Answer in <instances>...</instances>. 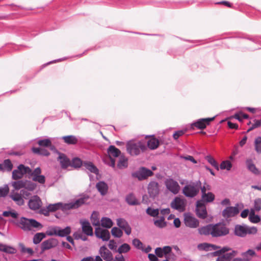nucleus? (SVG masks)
<instances>
[{"instance_id":"obj_1","label":"nucleus","mask_w":261,"mask_h":261,"mask_svg":"<svg viewBox=\"0 0 261 261\" xmlns=\"http://www.w3.org/2000/svg\"><path fill=\"white\" fill-rule=\"evenodd\" d=\"M200 235H211L213 238L224 237L229 233V229L224 223L209 224L198 229Z\"/></svg>"},{"instance_id":"obj_2","label":"nucleus","mask_w":261,"mask_h":261,"mask_svg":"<svg viewBox=\"0 0 261 261\" xmlns=\"http://www.w3.org/2000/svg\"><path fill=\"white\" fill-rule=\"evenodd\" d=\"M146 149V146L144 142L142 141H129L126 143V150L127 152L132 156H137L140 154L141 152H143Z\"/></svg>"},{"instance_id":"obj_3","label":"nucleus","mask_w":261,"mask_h":261,"mask_svg":"<svg viewBox=\"0 0 261 261\" xmlns=\"http://www.w3.org/2000/svg\"><path fill=\"white\" fill-rule=\"evenodd\" d=\"M201 187L200 180L186 185L182 189L183 194L187 197L193 198L199 193Z\"/></svg>"},{"instance_id":"obj_4","label":"nucleus","mask_w":261,"mask_h":261,"mask_svg":"<svg viewBox=\"0 0 261 261\" xmlns=\"http://www.w3.org/2000/svg\"><path fill=\"white\" fill-rule=\"evenodd\" d=\"M66 203L60 202L54 204H49L46 207L41 208L39 211V213L44 215L45 216L49 215L50 212H55L58 210H61L65 212L67 211V208L65 206Z\"/></svg>"},{"instance_id":"obj_5","label":"nucleus","mask_w":261,"mask_h":261,"mask_svg":"<svg viewBox=\"0 0 261 261\" xmlns=\"http://www.w3.org/2000/svg\"><path fill=\"white\" fill-rule=\"evenodd\" d=\"M13 223L25 231L31 230L33 227V219L22 217L19 220L13 221Z\"/></svg>"},{"instance_id":"obj_6","label":"nucleus","mask_w":261,"mask_h":261,"mask_svg":"<svg viewBox=\"0 0 261 261\" xmlns=\"http://www.w3.org/2000/svg\"><path fill=\"white\" fill-rule=\"evenodd\" d=\"M153 174V172L144 167H141L136 171L132 173L133 177L137 178L139 180H143Z\"/></svg>"},{"instance_id":"obj_7","label":"nucleus","mask_w":261,"mask_h":261,"mask_svg":"<svg viewBox=\"0 0 261 261\" xmlns=\"http://www.w3.org/2000/svg\"><path fill=\"white\" fill-rule=\"evenodd\" d=\"M195 212L197 216L201 219H205L207 217V212L204 201L199 200L196 202Z\"/></svg>"},{"instance_id":"obj_8","label":"nucleus","mask_w":261,"mask_h":261,"mask_svg":"<svg viewBox=\"0 0 261 261\" xmlns=\"http://www.w3.org/2000/svg\"><path fill=\"white\" fill-rule=\"evenodd\" d=\"M165 185L167 189L171 193L175 195L178 193L180 186L177 181L173 178H167L165 180Z\"/></svg>"},{"instance_id":"obj_9","label":"nucleus","mask_w":261,"mask_h":261,"mask_svg":"<svg viewBox=\"0 0 261 261\" xmlns=\"http://www.w3.org/2000/svg\"><path fill=\"white\" fill-rule=\"evenodd\" d=\"M89 198V196L86 195H84L80 198L76 199L75 201L67 203L65 206L67 208V211L71 209L77 208L83 204L86 203V201Z\"/></svg>"},{"instance_id":"obj_10","label":"nucleus","mask_w":261,"mask_h":261,"mask_svg":"<svg viewBox=\"0 0 261 261\" xmlns=\"http://www.w3.org/2000/svg\"><path fill=\"white\" fill-rule=\"evenodd\" d=\"M239 204L235 206H227L222 212V216L225 218L233 217L239 213Z\"/></svg>"},{"instance_id":"obj_11","label":"nucleus","mask_w":261,"mask_h":261,"mask_svg":"<svg viewBox=\"0 0 261 261\" xmlns=\"http://www.w3.org/2000/svg\"><path fill=\"white\" fill-rule=\"evenodd\" d=\"M215 117L212 118H201L197 120L195 122L191 124V127L194 128L195 127L198 129H203L206 128L207 125L210 124V123L214 120Z\"/></svg>"},{"instance_id":"obj_12","label":"nucleus","mask_w":261,"mask_h":261,"mask_svg":"<svg viewBox=\"0 0 261 261\" xmlns=\"http://www.w3.org/2000/svg\"><path fill=\"white\" fill-rule=\"evenodd\" d=\"M58 243V240L54 238H50L43 241L40 245L41 252L55 247L57 246Z\"/></svg>"},{"instance_id":"obj_13","label":"nucleus","mask_w":261,"mask_h":261,"mask_svg":"<svg viewBox=\"0 0 261 261\" xmlns=\"http://www.w3.org/2000/svg\"><path fill=\"white\" fill-rule=\"evenodd\" d=\"M184 222L186 226L193 228H197L199 224L198 220L190 214L185 216Z\"/></svg>"},{"instance_id":"obj_14","label":"nucleus","mask_w":261,"mask_h":261,"mask_svg":"<svg viewBox=\"0 0 261 261\" xmlns=\"http://www.w3.org/2000/svg\"><path fill=\"white\" fill-rule=\"evenodd\" d=\"M171 207L179 212H182L185 210V200L180 197H176L171 203Z\"/></svg>"},{"instance_id":"obj_15","label":"nucleus","mask_w":261,"mask_h":261,"mask_svg":"<svg viewBox=\"0 0 261 261\" xmlns=\"http://www.w3.org/2000/svg\"><path fill=\"white\" fill-rule=\"evenodd\" d=\"M148 193L149 196L154 198L159 193V186L158 182L155 181H150L148 186Z\"/></svg>"},{"instance_id":"obj_16","label":"nucleus","mask_w":261,"mask_h":261,"mask_svg":"<svg viewBox=\"0 0 261 261\" xmlns=\"http://www.w3.org/2000/svg\"><path fill=\"white\" fill-rule=\"evenodd\" d=\"M12 186L15 190H19L22 188L28 187L30 189H33V182L27 180H20L13 181Z\"/></svg>"},{"instance_id":"obj_17","label":"nucleus","mask_w":261,"mask_h":261,"mask_svg":"<svg viewBox=\"0 0 261 261\" xmlns=\"http://www.w3.org/2000/svg\"><path fill=\"white\" fill-rule=\"evenodd\" d=\"M32 192L33 189H30L28 187H25L20 191L22 198L29 199L28 206L31 210H33V197L31 196Z\"/></svg>"},{"instance_id":"obj_18","label":"nucleus","mask_w":261,"mask_h":261,"mask_svg":"<svg viewBox=\"0 0 261 261\" xmlns=\"http://www.w3.org/2000/svg\"><path fill=\"white\" fill-rule=\"evenodd\" d=\"M117 225L123 229L127 235H129L132 232V229L128 222L123 218L117 219Z\"/></svg>"},{"instance_id":"obj_19","label":"nucleus","mask_w":261,"mask_h":261,"mask_svg":"<svg viewBox=\"0 0 261 261\" xmlns=\"http://www.w3.org/2000/svg\"><path fill=\"white\" fill-rule=\"evenodd\" d=\"M99 253L103 259L106 261L113 260V254L112 252L109 250L105 245L100 247L99 250Z\"/></svg>"},{"instance_id":"obj_20","label":"nucleus","mask_w":261,"mask_h":261,"mask_svg":"<svg viewBox=\"0 0 261 261\" xmlns=\"http://www.w3.org/2000/svg\"><path fill=\"white\" fill-rule=\"evenodd\" d=\"M59 156L57 160L60 162L63 169L67 168L70 165V160L63 153L58 152Z\"/></svg>"},{"instance_id":"obj_21","label":"nucleus","mask_w":261,"mask_h":261,"mask_svg":"<svg viewBox=\"0 0 261 261\" xmlns=\"http://www.w3.org/2000/svg\"><path fill=\"white\" fill-rule=\"evenodd\" d=\"M82 230L87 236H92L93 234V228L88 220L81 221Z\"/></svg>"},{"instance_id":"obj_22","label":"nucleus","mask_w":261,"mask_h":261,"mask_svg":"<svg viewBox=\"0 0 261 261\" xmlns=\"http://www.w3.org/2000/svg\"><path fill=\"white\" fill-rule=\"evenodd\" d=\"M234 233L240 237H245L246 236V225L237 224L234 227Z\"/></svg>"},{"instance_id":"obj_23","label":"nucleus","mask_w":261,"mask_h":261,"mask_svg":"<svg viewBox=\"0 0 261 261\" xmlns=\"http://www.w3.org/2000/svg\"><path fill=\"white\" fill-rule=\"evenodd\" d=\"M96 188L101 195L107 194L108 190V185L103 181H100L96 185Z\"/></svg>"},{"instance_id":"obj_24","label":"nucleus","mask_w":261,"mask_h":261,"mask_svg":"<svg viewBox=\"0 0 261 261\" xmlns=\"http://www.w3.org/2000/svg\"><path fill=\"white\" fill-rule=\"evenodd\" d=\"M125 201L130 205H138L140 204L133 193H130L126 196Z\"/></svg>"},{"instance_id":"obj_25","label":"nucleus","mask_w":261,"mask_h":261,"mask_svg":"<svg viewBox=\"0 0 261 261\" xmlns=\"http://www.w3.org/2000/svg\"><path fill=\"white\" fill-rule=\"evenodd\" d=\"M84 167H85L86 169L88 170L90 172L93 173L96 175H97L99 173V170L98 168L91 162L84 161Z\"/></svg>"},{"instance_id":"obj_26","label":"nucleus","mask_w":261,"mask_h":261,"mask_svg":"<svg viewBox=\"0 0 261 261\" xmlns=\"http://www.w3.org/2000/svg\"><path fill=\"white\" fill-rule=\"evenodd\" d=\"M10 197L18 205L20 206L24 204V200L21 193L18 194L17 193L11 192Z\"/></svg>"},{"instance_id":"obj_27","label":"nucleus","mask_w":261,"mask_h":261,"mask_svg":"<svg viewBox=\"0 0 261 261\" xmlns=\"http://www.w3.org/2000/svg\"><path fill=\"white\" fill-rule=\"evenodd\" d=\"M107 152L109 154V156L114 157L120 156V150L116 147L114 145H110L107 149Z\"/></svg>"},{"instance_id":"obj_28","label":"nucleus","mask_w":261,"mask_h":261,"mask_svg":"<svg viewBox=\"0 0 261 261\" xmlns=\"http://www.w3.org/2000/svg\"><path fill=\"white\" fill-rule=\"evenodd\" d=\"M237 253L238 251L237 250H232L221 256V261H231L233 257H234Z\"/></svg>"},{"instance_id":"obj_29","label":"nucleus","mask_w":261,"mask_h":261,"mask_svg":"<svg viewBox=\"0 0 261 261\" xmlns=\"http://www.w3.org/2000/svg\"><path fill=\"white\" fill-rule=\"evenodd\" d=\"M256 255L255 252L252 249H248L246 252H243L241 256L243 261H250L253 256Z\"/></svg>"},{"instance_id":"obj_30","label":"nucleus","mask_w":261,"mask_h":261,"mask_svg":"<svg viewBox=\"0 0 261 261\" xmlns=\"http://www.w3.org/2000/svg\"><path fill=\"white\" fill-rule=\"evenodd\" d=\"M117 166L118 168L122 169L127 167L128 166V159L124 155H120Z\"/></svg>"},{"instance_id":"obj_31","label":"nucleus","mask_w":261,"mask_h":261,"mask_svg":"<svg viewBox=\"0 0 261 261\" xmlns=\"http://www.w3.org/2000/svg\"><path fill=\"white\" fill-rule=\"evenodd\" d=\"M12 167L13 165L9 159L4 160L3 164H0V171H10L12 170Z\"/></svg>"},{"instance_id":"obj_32","label":"nucleus","mask_w":261,"mask_h":261,"mask_svg":"<svg viewBox=\"0 0 261 261\" xmlns=\"http://www.w3.org/2000/svg\"><path fill=\"white\" fill-rule=\"evenodd\" d=\"M57 236L60 237H64L69 235L71 232V228L69 226H66L65 228L62 229L58 226Z\"/></svg>"},{"instance_id":"obj_33","label":"nucleus","mask_w":261,"mask_h":261,"mask_svg":"<svg viewBox=\"0 0 261 261\" xmlns=\"http://www.w3.org/2000/svg\"><path fill=\"white\" fill-rule=\"evenodd\" d=\"M62 139L67 144L74 145L77 143V139L73 135L65 136L62 137Z\"/></svg>"},{"instance_id":"obj_34","label":"nucleus","mask_w":261,"mask_h":261,"mask_svg":"<svg viewBox=\"0 0 261 261\" xmlns=\"http://www.w3.org/2000/svg\"><path fill=\"white\" fill-rule=\"evenodd\" d=\"M159 145V141L158 139L155 138H152L148 140L147 141V146L149 149L151 150H153L157 148Z\"/></svg>"},{"instance_id":"obj_35","label":"nucleus","mask_w":261,"mask_h":261,"mask_svg":"<svg viewBox=\"0 0 261 261\" xmlns=\"http://www.w3.org/2000/svg\"><path fill=\"white\" fill-rule=\"evenodd\" d=\"M246 164L249 171L255 174L258 173V170L251 159H247L246 161Z\"/></svg>"},{"instance_id":"obj_36","label":"nucleus","mask_w":261,"mask_h":261,"mask_svg":"<svg viewBox=\"0 0 261 261\" xmlns=\"http://www.w3.org/2000/svg\"><path fill=\"white\" fill-rule=\"evenodd\" d=\"M21 168H23V165H19L16 169H15L12 172V178L15 180L20 179L23 177L22 173L20 172Z\"/></svg>"},{"instance_id":"obj_37","label":"nucleus","mask_w":261,"mask_h":261,"mask_svg":"<svg viewBox=\"0 0 261 261\" xmlns=\"http://www.w3.org/2000/svg\"><path fill=\"white\" fill-rule=\"evenodd\" d=\"M42 204L40 198L37 195H34V211L40 210L42 208Z\"/></svg>"},{"instance_id":"obj_38","label":"nucleus","mask_w":261,"mask_h":261,"mask_svg":"<svg viewBox=\"0 0 261 261\" xmlns=\"http://www.w3.org/2000/svg\"><path fill=\"white\" fill-rule=\"evenodd\" d=\"M34 153H36L45 156H48L50 154L49 152L46 149L40 147H34Z\"/></svg>"},{"instance_id":"obj_39","label":"nucleus","mask_w":261,"mask_h":261,"mask_svg":"<svg viewBox=\"0 0 261 261\" xmlns=\"http://www.w3.org/2000/svg\"><path fill=\"white\" fill-rule=\"evenodd\" d=\"M249 219L251 222L253 223H257L260 220V217L257 215H255L254 210L252 209L251 210L249 215Z\"/></svg>"},{"instance_id":"obj_40","label":"nucleus","mask_w":261,"mask_h":261,"mask_svg":"<svg viewBox=\"0 0 261 261\" xmlns=\"http://www.w3.org/2000/svg\"><path fill=\"white\" fill-rule=\"evenodd\" d=\"M101 224L103 227L109 228L112 226L113 222L109 218L103 217L101 220Z\"/></svg>"},{"instance_id":"obj_41","label":"nucleus","mask_w":261,"mask_h":261,"mask_svg":"<svg viewBox=\"0 0 261 261\" xmlns=\"http://www.w3.org/2000/svg\"><path fill=\"white\" fill-rule=\"evenodd\" d=\"M205 159L208 163L214 167L218 171L219 170L218 164L213 156L210 155H208L205 157Z\"/></svg>"},{"instance_id":"obj_42","label":"nucleus","mask_w":261,"mask_h":261,"mask_svg":"<svg viewBox=\"0 0 261 261\" xmlns=\"http://www.w3.org/2000/svg\"><path fill=\"white\" fill-rule=\"evenodd\" d=\"M45 237L46 235L43 232L36 233L34 235V244H39Z\"/></svg>"},{"instance_id":"obj_43","label":"nucleus","mask_w":261,"mask_h":261,"mask_svg":"<svg viewBox=\"0 0 261 261\" xmlns=\"http://www.w3.org/2000/svg\"><path fill=\"white\" fill-rule=\"evenodd\" d=\"M3 252L10 254H13L17 252V250L14 247L4 244Z\"/></svg>"},{"instance_id":"obj_44","label":"nucleus","mask_w":261,"mask_h":261,"mask_svg":"<svg viewBox=\"0 0 261 261\" xmlns=\"http://www.w3.org/2000/svg\"><path fill=\"white\" fill-rule=\"evenodd\" d=\"M18 246L21 253H28L30 255H33V249L31 248H26L24 244L21 243H20Z\"/></svg>"},{"instance_id":"obj_45","label":"nucleus","mask_w":261,"mask_h":261,"mask_svg":"<svg viewBox=\"0 0 261 261\" xmlns=\"http://www.w3.org/2000/svg\"><path fill=\"white\" fill-rule=\"evenodd\" d=\"M130 249V246L127 243L122 244L118 249V252L119 254L128 252Z\"/></svg>"},{"instance_id":"obj_46","label":"nucleus","mask_w":261,"mask_h":261,"mask_svg":"<svg viewBox=\"0 0 261 261\" xmlns=\"http://www.w3.org/2000/svg\"><path fill=\"white\" fill-rule=\"evenodd\" d=\"M202 197V200L206 202H211L213 201L215 199V195L212 192H208L205 194V196Z\"/></svg>"},{"instance_id":"obj_47","label":"nucleus","mask_w":261,"mask_h":261,"mask_svg":"<svg viewBox=\"0 0 261 261\" xmlns=\"http://www.w3.org/2000/svg\"><path fill=\"white\" fill-rule=\"evenodd\" d=\"M111 233L113 236L118 238L121 237L123 234L122 231L120 229V228L117 227L112 228L111 230Z\"/></svg>"},{"instance_id":"obj_48","label":"nucleus","mask_w":261,"mask_h":261,"mask_svg":"<svg viewBox=\"0 0 261 261\" xmlns=\"http://www.w3.org/2000/svg\"><path fill=\"white\" fill-rule=\"evenodd\" d=\"M255 150L258 153H261V137H257L254 141Z\"/></svg>"},{"instance_id":"obj_49","label":"nucleus","mask_w":261,"mask_h":261,"mask_svg":"<svg viewBox=\"0 0 261 261\" xmlns=\"http://www.w3.org/2000/svg\"><path fill=\"white\" fill-rule=\"evenodd\" d=\"M232 164L231 162L228 160L223 161L220 165V168L222 170L226 169L227 170H230Z\"/></svg>"},{"instance_id":"obj_50","label":"nucleus","mask_w":261,"mask_h":261,"mask_svg":"<svg viewBox=\"0 0 261 261\" xmlns=\"http://www.w3.org/2000/svg\"><path fill=\"white\" fill-rule=\"evenodd\" d=\"M82 166H84V162H83L80 158H75L72 160V167L76 168H80Z\"/></svg>"},{"instance_id":"obj_51","label":"nucleus","mask_w":261,"mask_h":261,"mask_svg":"<svg viewBox=\"0 0 261 261\" xmlns=\"http://www.w3.org/2000/svg\"><path fill=\"white\" fill-rule=\"evenodd\" d=\"M146 213L151 217H156L159 215V211L158 208H151L148 207L146 211Z\"/></svg>"},{"instance_id":"obj_52","label":"nucleus","mask_w":261,"mask_h":261,"mask_svg":"<svg viewBox=\"0 0 261 261\" xmlns=\"http://www.w3.org/2000/svg\"><path fill=\"white\" fill-rule=\"evenodd\" d=\"M9 192V188L7 185L0 187V197H5Z\"/></svg>"},{"instance_id":"obj_53","label":"nucleus","mask_w":261,"mask_h":261,"mask_svg":"<svg viewBox=\"0 0 261 261\" xmlns=\"http://www.w3.org/2000/svg\"><path fill=\"white\" fill-rule=\"evenodd\" d=\"M38 144L40 146L48 147L51 145V141L49 139H41L38 141Z\"/></svg>"},{"instance_id":"obj_54","label":"nucleus","mask_w":261,"mask_h":261,"mask_svg":"<svg viewBox=\"0 0 261 261\" xmlns=\"http://www.w3.org/2000/svg\"><path fill=\"white\" fill-rule=\"evenodd\" d=\"M133 245L137 249H143V245L141 241L138 239H134L132 241Z\"/></svg>"},{"instance_id":"obj_55","label":"nucleus","mask_w":261,"mask_h":261,"mask_svg":"<svg viewBox=\"0 0 261 261\" xmlns=\"http://www.w3.org/2000/svg\"><path fill=\"white\" fill-rule=\"evenodd\" d=\"M20 172L22 173V175L28 174L29 176H33V171L29 167L23 165V168H21Z\"/></svg>"},{"instance_id":"obj_56","label":"nucleus","mask_w":261,"mask_h":261,"mask_svg":"<svg viewBox=\"0 0 261 261\" xmlns=\"http://www.w3.org/2000/svg\"><path fill=\"white\" fill-rule=\"evenodd\" d=\"M253 210L254 211H259L261 210V198H257L254 200Z\"/></svg>"},{"instance_id":"obj_57","label":"nucleus","mask_w":261,"mask_h":261,"mask_svg":"<svg viewBox=\"0 0 261 261\" xmlns=\"http://www.w3.org/2000/svg\"><path fill=\"white\" fill-rule=\"evenodd\" d=\"M110 238V233L107 229L102 233V235L100 236L99 239H101L103 241H108Z\"/></svg>"},{"instance_id":"obj_58","label":"nucleus","mask_w":261,"mask_h":261,"mask_svg":"<svg viewBox=\"0 0 261 261\" xmlns=\"http://www.w3.org/2000/svg\"><path fill=\"white\" fill-rule=\"evenodd\" d=\"M3 216L6 217L11 216L12 218H16L18 216V213L16 212L4 211L3 213Z\"/></svg>"},{"instance_id":"obj_59","label":"nucleus","mask_w":261,"mask_h":261,"mask_svg":"<svg viewBox=\"0 0 261 261\" xmlns=\"http://www.w3.org/2000/svg\"><path fill=\"white\" fill-rule=\"evenodd\" d=\"M34 181H36L40 184H44L45 182V177L43 175H36L35 176Z\"/></svg>"},{"instance_id":"obj_60","label":"nucleus","mask_w":261,"mask_h":261,"mask_svg":"<svg viewBox=\"0 0 261 261\" xmlns=\"http://www.w3.org/2000/svg\"><path fill=\"white\" fill-rule=\"evenodd\" d=\"M73 237L75 240L81 239L84 241H86L88 240V238L81 233L74 232Z\"/></svg>"},{"instance_id":"obj_61","label":"nucleus","mask_w":261,"mask_h":261,"mask_svg":"<svg viewBox=\"0 0 261 261\" xmlns=\"http://www.w3.org/2000/svg\"><path fill=\"white\" fill-rule=\"evenodd\" d=\"M257 231V229L255 227H249L246 225V235L247 234H255Z\"/></svg>"},{"instance_id":"obj_62","label":"nucleus","mask_w":261,"mask_h":261,"mask_svg":"<svg viewBox=\"0 0 261 261\" xmlns=\"http://www.w3.org/2000/svg\"><path fill=\"white\" fill-rule=\"evenodd\" d=\"M58 226L50 228L49 230L47 231V234L49 236H57V230Z\"/></svg>"},{"instance_id":"obj_63","label":"nucleus","mask_w":261,"mask_h":261,"mask_svg":"<svg viewBox=\"0 0 261 261\" xmlns=\"http://www.w3.org/2000/svg\"><path fill=\"white\" fill-rule=\"evenodd\" d=\"M154 224L156 226L161 228H164L166 226V222H163L160 219L155 220Z\"/></svg>"},{"instance_id":"obj_64","label":"nucleus","mask_w":261,"mask_h":261,"mask_svg":"<svg viewBox=\"0 0 261 261\" xmlns=\"http://www.w3.org/2000/svg\"><path fill=\"white\" fill-rule=\"evenodd\" d=\"M260 126H261V119L260 120H255L254 123L253 124L252 126L248 129L247 132H249L253 129L258 127Z\"/></svg>"}]
</instances>
